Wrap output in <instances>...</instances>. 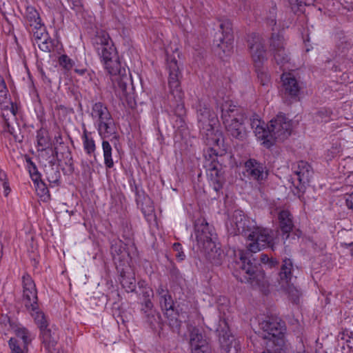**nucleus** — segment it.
<instances>
[{"label": "nucleus", "instance_id": "f257e3e1", "mask_svg": "<svg viewBox=\"0 0 353 353\" xmlns=\"http://www.w3.org/2000/svg\"><path fill=\"white\" fill-rule=\"evenodd\" d=\"M90 114L99 135L102 139L104 164L106 168H112L114 166L112 157V148L106 139H110L112 142L117 139L116 125L107 107L101 102L93 104Z\"/></svg>", "mask_w": 353, "mask_h": 353}, {"label": "nucleus", "instance_id": "f03ea898", "mask_svg": "<svg viewBox=\"0 0 353 353\" xmlns=\"http://www.w3.org/2000/svg\"><path fill=\"white\" fill-rule=\"evenodd\" d=\"M197 117L201 133L206 144L215 152V148H221L223 144L222 133L217 129L216 114L210 110L207 103L200 102L197 108Z\"/></svg>", "mask_w": 353, "mask_h": 353}, {"label": "nucleus", "instance_id": "7ed1b4c3", "mask_svg": "<svg viewBox=\"0 0 353 353\" xmlns=\"http://www.w3.org/2000/svg\"><path fill=\"white\" fill-rule=\"evenodd\" d=\"M93 45L107 72L113 76L121 74V67L117 50L108 32L98 31Z\"/></svg>", "mask_w": 353, "mask_h": 353}, {"label": "nucleus", "instance_id": "20e7f679", "mask_svg": "<svg viewBox=\"0 0 353 353\" xmlns=\"http://www.w3.org/2000/svg\"><path fill=\"white\" fill-rule=\"evenodd\" d=\"M195 232L199 249L207 255L212 263L220 264L223 252L217 246L216 234L212 232V229L204 219L196 222Z\"/></svg>", "mask_w": 353, "mask_h": 353}, {"label": "nucleus", "instance_id": "39448f33", "mask_svg": "<svg viewBox=\"0 0 353 353\" xmlns=\"http://www.w3.org/2000/svg\"><path fill=\"white\" fill-rule=\"evenodd\" d=\"M10 330L16 336L15 338H10L9 340V345L12 352L24 353L34 336L21 324L11 321L7 315H2L0 317V331L6 334Z\"/></svg>", "mask_w": 353, "mask_h": 353}, {"label": "nucleus", "instance_id": "423d86ee", "mask_svg": "<svg viewBox=\"0 0 353 353\" xmlns=\"http://www.w3.org/2000/svg\"><path fill=\"white\" fill-rule=\"evenodd\" d=\"M221 111V117L228 132L236 139H244L246 135V117L244 113L228 101L222 105Z\"/></svg>", "mask_w": 353, "mask_h": 353}, {"label": "nucleus", "instance_id": "0eeeda50", "mask_svg": "<svg viewBox=\"0 0 353 353\" xmlns=\"http://www.w3.org/2000/svg\"><path fill=\"white\" fill-rule=\"evenodd\" d=\"M245 236L247 237L248 241H250L247 246L251 252H257L267 247L273 248L275 244L274 232L267 228L261 227L254 228L250 231L248 230Z\"/></svg>", "mask_w": 353, "mask_h": 353}, {"label": "nucleus", "instance_id": "6e6552de", "mask_svg": "<svg viewBox=\"0 0 353 353\" xmlns=\"http://www.w3.org/2000/svg\"><path fill=\"white\" fill-rule=\"evenodd\" d=\"M239 263H241V270L244 276V280L250 282L252 285L265 286V281L264 273L259 270L258 268L252 263L250 259L252 255L248 253H245L243 251H239Z\"/></svg>", "mask_w": 353, "mask_h": 353}, {"label": "nucleus", "instance_id": "1a4fd4ad", "mask_svg": "<svg viewBox=\"0 0 353 353\" xmlns=\"http://www.w3.org/2000/svg\"><path fill=\"white\" fill-rule=\"evenodd\" d=\"M291 131V121L283 114L277 115L268 125V134L269 139L272 141V145L274 140L283 141L288 138Z\"/></svg>", "mask_w": 353, "mask_h": 353}, {"label": "nucleus", "instance_id": "9d476101", "mask_svg": "<svg viewBox=\"0 0 353 353\" xmlns=\"http://www.w3.org/2000/svg\"><path fill=\"white\" fill-rule=\"evenodd\" d=\"M270 51L282 70L290 68V59L284 48V39L280 34L272 33L270 40Z\"/></svg>", "mask_w": 353, "mask_h": 353}, {"label": "nucleus", "instance_id": "9b49d317", "mask_svg": "<svg viewBox=\"0 0 353 353\" xmlns=\"http://www.w3.org/2000/svg\"><path fill=\"white\" fill-rule=\"evenodd\" d=\"M168 70L169 72L168 85L170 93L176 101H181L183 98L179 78L181 72L179 66L175 57H168L167 59Z\"/></svg>", "mask_w": 353, "mask_h": 353}, {"label": "nucleus", "instance_id": "f8f14e48", "mask_svg": "<svg viewBox=\"0 0 353 353\" xmlns=\"http://www.w3.org/2000/svg\"><path fill=\"white\" fill-rule=\"evenodd\" d=\"M292 268L293 265L290 259L283 260L280 272V285L282 289L286 291L295 301L299 296V292L292 282Z\"/></svg>", "mask_w": 353, "mask_h": 353}, {"label": "nucleus", "instance_id": "ddd939ff", "mask_svg": "<svg viewBox=\"0 0 353 353\" xmlns=\"http://www.w3.org/2000/svg\"><path fill=\"white\" fill-rule=\"evenodd\" d=\"M261 329L265 333L263 335L265 339L269 340H276L278 343H283V325L276 320L273 319H267L259 323Z\"/></svg>", "mask_w": 353, "mask_h": 353}, {"label": "nucleus", "instance_id": "4468645a", "mask_svg": "<svg viewBox=\"0 0 353 353\" xmlns=\"http://www.w3.org/2000/svg\"><path fill=\"white\" fill-rule=\"evenodd\" d=\"M220 323L221 324L216 331L219 332L221 346L226 353H239L240 350L239 343L234 339V336L230 335L227 323L225 320L221 321Z\"/></svg>", "mask_w": 353, "mask_h": 353}, {"label": "nucleus", "instance_id": "2eb2a0df", "mask_svg": "<svg viewBox=\"0 0 353 353\" xmlns=\"http://www.w3.org/2000/svg\"><path fill=\"white\" fill-rule=\"evenodd\" d=\"M23 283V301L26 309L32 308L33 310L38 305L37 291L35 284L28 274H25L22 277Z\"/></svg>", "mask_w": 353, "mask_h": 353}, {"label": "nucleus", "instance_id": "dca6fc26", "mask_svg": "<svg viewBox=\"0 0 353 353\" xmlns=\"http://www.w3.org/2000/svg\"><path fill=\"white\" fill-rule=\"evenodd\" d=\"M294 176L292 183L299 191H303L305 184L308 183L311 176V166L305 161H299L294 167Z\"/></svg>", "mask_w": 353, "mask_h": 353}, {"label": "nucleus", "instance_id": "f3484780", "mask_svg": "<svg viewBox=\"0 0 353 353\" xmlns=\"http://www.w3.org/2000/svg\"><path fill=\"white\" fill-rule=\"evenodd\" d=\"M245 170L250 179L260 183L265 180L268 174L265 165L254 159H250L245 163Z\"/></svg>", "mask_w": 353, "mask_h": 353}, {"label": "nucleus", "instance_id": "a211bd4d", "mask_svg": "<svg viewBox=\"0 0 353 353\" xmlns=\"http://www.w3.org/2000/svg\"><path fill=\"white\" fill-rule=\"evenodd\" d=\"M190 345L192 353H212L211 347L206 339L196 328L190 332Z\"/></svg>", "mask_w": 353, "mask_h": 353}, {"label": "nucleus", "instance_id": "6ab92c4d", "mask_svg": "<svg viewBox=\"0 0 353 353\" xmlns=\"http://www.w3.org/2000/svg\"><path fill=\"white\" fill-rule=\"evenodd\" d=\"M250 50L256 68L261 67V64L266 59L265 50L262 40L259 37L254 36L249 40Z\"/></svg>", "mask_w": 353, "mask_h": 353}, {"label": "nucleus", "instance_id": "aec40b11", "mask_svg": "<svg viewBox=\"0 0 353 353\" xmlns=\"http://www.w3.org/2000/svg\"><path fill=\"white\" fill-rule=\"evenodd\" d=\"M281 80L285 95L291 98L298 97L301 86L294 74L284 72L281 76Z\"/></svg>", "mask_w": 353, "mask_h": 353}, {"label": "nucleus", "instance_id": "412c9836", "mask_svg": "<svg viewBox=\"0 0 353 353\" xmlns=\"http://www.w3.org/2000/svg\"><path fill=\"white\" fill-rule=\"evenodd\" d=\"M206 167L208 168V175L211 185L216 192H218L222 188L224 181L223 173L221 170V165L213 159L211 163L206 165Z\"/></svg>", "mask_w": 353, "mask_h": 353}, {"label": "nucleus", "instance_id": "4be33fe9", "mask_svg": "<svg viewBox=\"0 0 353 353\" xmlns=\"http://www.w3.org/2000/svg\"><path fill=\"white\" fill-rule=\"evenodd\" d=\"M42 342L48 353H61L57 346L58 336L55 332L45 328L41 330Z\"/></svg>", "mask_w": 353, "mask_h": 353}, {"label": "nucleus", "instance_id": "5701e85b", "mask_svg": "<svg viewBox=\"0 0 353 353\" xmlns=\"http://www.w3.org/2000/svg\"><path fill=\"white\" fill-rule=\"evenodd\" d=\"M250 125L254 130L256 137L263 141L262 144L269 148L272 145V141L269 139L268 129L264 128V123L261 121L257 115H254L250 119Z\"/></svg>", "mask_w": 353, "mask_h": 353}, {"label": "nucleus", "instance_id": "b1692460", "mask_svg": "<svg viewBox=\"0 0 353 353\" xmlns=\"http://www.w3.org/2000/svg\"><path fill=\"white\" fill-rule=\"evenodd\" d=\"M246 222L247 220L243 213L241 210H236L232 216V219L231 221V225H235L236 228L234 229V231L231 233L236 235L241 233H247L248 230H246Z\"/></svg>", "mask_w": 353, "mask_h": 353}, {"label": "nucleus", "instance_id": "393cba45", "mask_svg": "<svg viewBox=\"0 0 353 353\" xmlns=\"http://www.w3.org/2000/svg\"><path fill=\"white\" fill-rule=\"evenodd\" d=\"M216 53L221 56L223 54H229L232 49V36H225V37H219L218 40L214 41Z\"/></svg>", "mask_w": 353, "mask_h": 353}, {"label": "nucleus", "instance_id": "a878e982", "mask_svg": "<svg viewBox=\"0 0 353 353\" xmlns=\"http://www.w3.org/2000/svg\"><path fill=\"white\" fill-rule=\"evenodd\" d=\"M111 252L115 263L119 262L123 265L128 262L129 254L121 242L112 245Z\"/></svg>", "mask_w": 353, "mask_h": 353}, {"label": "nucleus", "instance_id": "bb28decb", "mask_svg": "<svg viewBox=\"0 0 353 353\" xmlns=\"http://www.w3.org/2000/svg\"><path fill=\"white\" fill-rule=\"evenodd\" d=\"M279 220L281 230L286 234L290 232L293 228L292 216L287 210H282L279 213Z\"/></svg>", "mask_w": 353, "mask_h": 353}, {"label": "nucleus", "instance_id": "cd10ccee", "mask_svg": "<svg viewBox=\"0 0 353 353\" xmlns=\"http://www.w3.org/2000/svg\"><path fill=\"white\" fill-rule=\"evenodd\" d=\"M81 139L85 152L90 156L94 155L97 148L95 141L91 136V132H88L85 128H84Z\"/></svg>", "mask_w": 353, "mask_h": 353}, {"label": "nucleus", "instance_id": "c85d7f7f", "mask_svg": "<svg viewBox=\"0 0 353 353\" xmlns=\"http://www.w3.org/2000/svg\"><path fill=\"white\" fill-rule=\"evenodd\" d=\"M39 176L37 174L32 176L35 185L36 192L41 201L47 202L50 199L49 191L46 184L43 181H39Z\"/></svg>", "mask_w": 353, "mask_h": 353}, {"label": "nucleus", "instance_id": "c756f323", "mask_svg": "<svg viewBox=\"0 0 353 353\" xmlns=\"http://www.w3.org/2000/svg\"><path fill=\"white\" fill-rule=\"evenodd\" d=\"M27 310H28L30 315L34 319L35 323L39 327L40 331L43 330L45 328H47V327H48L47 319H46L45 314H43V312L39 310L38 305H37V307H35V308L34 310L32 308H29Z\"/></svg>", "mask_w": 353, "mask_h": 353}, {"label": "nucleus", "instance_id": "7c9ffc66", "mask_svg": "<svg viewBox=\"0 0 353 353\" xmlns=\"http://www.w3.org/2000/svg\"><path fill=\"white\" fill-rule=\"evenodd\" d=\"M25 17L26 23L30 28L42 24L38 12L33 7H27Z\"/></svg>", "mask_w": 353, "mask_h": 353}, {"label": "nucleus", "instance_id": "2f4dec72", "mask_svg": "<svg viewBox=\"0 0 353 353\" xmlns=\"http://www.w3.org/2000/svg\"><path fill=\"white\" fill-rule=\"evenodd\" d=\"M32 42L34 46H37L43 52H49L53 49L52 41L50 39L48 34H44V36L33 40Z\"/></svg>", "mask_w": 353, "mask_h": 353}, {"label": "nucleus", "instance_id": "473e14b6", "mask_svg": "<svg viewBox=\"0 0 353 353\" xmlns=\"http://www.w3.org/2000/svg\"><path fill=\"white\" fill-rule=\"evenodd\" d=\"M18 110L17 106L12 102H8L7 105L2 107V115L9 125L10 120H14Z\"/></svg>", "mask_w": 353, "mask_h": 353}, {"label": "nucleus", "instance_id": "72a5a7b5", "mask_svg": "<svg viewBox=\"0 0 353 353\" xmlns=\"http://www.w3.org/2000/svg\"><path fill=\"white\" fill-rule=\"evenodd\" d=\"M37 141L38 150L43 151L50 145V139L46 131L40 130L37 132Z\"/></svg>", "mask_w": 353, "mask_h": 353}, {"label": "nucleus", "instance_id": "f704fd0d", "mask_svg": "<svg viewBox=\"0 0 353 353\" xmlns=\"http://www.w3.org/2000/svg\"><path fill=\"white\" fill-rule=\"evenodd\" d=\"M316 0H288L289 5L292 10L296 13L301 12L302 8L305 6H310L314 3Z\"/></svg>", "mask_w": 353, "mask_h": 353}, {"label": "nucleus", "instance_id": "c9c22d12", "mask_svg": "<svg viewBox=\"0 0 353 353\" xmlns=\"http://www.w3.org/2000/svg\"><path fill=\"white\" fill-rule=\"evenodd\" d=\"M332 112L327 109H321L314 115V120L318 123H327L332 119Z\"/></svg>", "mask_w": 353, "mask_h": 353}, {"label": "nucleus", "instance_id": "e433bc0d", "mask_svg": "<svg viewBox=\"0 0 353 353\" xmlns=\"http://www.w3.org/2000/svg\"><path fill=\"white\" fill-rule=\"evenodd\" d=\"M161 307L166 311L168 315L170 312L173 310V301L171 296L168 294H163L160 301Z\"/></svg>", "mask_w": 353, "mask_h": 353}, {"label": "nucleus", "instance_id": "4c0bfd02", "mask_svg": "<svg viewBox=\"0 0 353 353\" xmlns=\"http://www.w3.org/2000/svg\"><path fill=\"white\" fill-rule=\"evenodd\" d=\"M258 79L260 81V83L263 86L269 87L270 84V77L269 74L263 69H261L260 67L256 70Z\"/></svg>", "mask_w": 353, "mask_h": 353}, {"label": "nucleus", "instance_id": "58836bf2", "mask_svg": "<svg viewBox=\"0 0 353 353\" xmlns=\"http://www.w3.org/2000/svg\"><path fill=\"white\" fill-rule=\"evenodd\" d=\"M30 31L32 33V41L42 37L44 34H48L43 24L31 28Z\"/></svg>", "mask_w": 353, "mask_h": 353}, {"label": "nucleus", "instance_id": "ea45409f", "mask_svg": "<svg viewBox=\"0 0 353 353\" xmlns=\"http://www.w3.org/2000/svg\"><path fill=\"white\" fill-rule=\"evenodd\" d=\"M219 28L221 30V37H225V36L231 35L232 25L230 21L224 20L221 21L219 24Z\"/></svg>", "mask_w": 353, "mask_h": 353}, {"label": "nucleus", "instance_id": "a19ab883", "mask_svg": "<svg viewBox=\"0 0 353 353\" xmlns=\"http://www.w3.org/2000/svg\"><path fill=\"white\" fill-rule=\"evenodd\" d=\"M8 89L3 78L0 75V103H6Z\"/></svg>", "mask_w": 353, "mask_h": 353}, {"label": "nucleus", "instance_id": "79ce46f5", "mask_svg": "<svg viewBox=\"0 0 353 353\" xmlns=\"http://www.w3.org/2000/svg\"><path fill=\"white\" fill-rule=\"evenodd\" d=\"M46 174H47V179L50 183H53V184L58 183V182L59 181V178H60L59 172H58L57 170H55L54 168H52L51 169H50V170H48Z\"/></svg>", "mask_w": 353, "mask_h": 353}, {"label": "nucleus", "instance_id": "37998d69", "mask_svg": "<svg viewBox=\"0 0 353 353\" xmlns=\"http://www.w3.org/2000/svg\"><path fill=\"white\" fill-rule=\"evenodd\" d=\"M59 63L61 66L66 70H70L73 66V61L67 55H61L59 59Z\"/></svg>", "mask_w": 353, "mask_h": 353}, {"label": "nucleus", "instance_id": "c03bdc74", "mask_svg": "<svg viewBox=\"0 0 353 353\" xmlns=\"http://www.w3.org/2000/svg\"><path fill=\"white\" fill-rule=\"evenodd\" d=\"M270 16L267 18V23L270 26H276V7H272L270 12H269Z\"/></svg>", "mask_w": 353, "mask_h": 353}, {"label": "nucleus", "instance_id": "a18cd8bd", "mask_svg": "<svg viewBox=\"0 0 353 353\" xmlns=\"http://www.w3.org/2000/svg\"><path fill=\"white\" fill-rule=\"evenodd\" d=\"M261 261L263 263L268 265L270 268L275 266L277 264V261L271 258L270 259L267 255L262 254Z\"/></svg>", "mask_w": 353, "mask_h": 353}, {"label": "nucleus", "instance_id": "49530a36", "mask_svg": "<svg viewBox=\"0 0 353 353\" xmlns=\"http://www.w3.org/2000/svg\"><path fill=\"white\" fill-rule=\"evenodd\" d=\"M69 6L71 8L79 10L81 7V2L80 0H68Z\"/></svg>", "mask_w": 353, "mask_h": 353}, {"label": "nucleus", "instance_id": "de8ad7c7", "mask_svg": "<svg viewBox=\"0 0 353 353\" xmlns=\"http://www.w3.org/2000/svg\"><path fill=\"white\" fill-rule=\"evenodd\" d=\"M345 203L349 209L353 210V192L345 196Z\"/></svg>", "mask_w": 353, "mask_h": 353}, {"label": "nucleus", "instance_id": "09e8293b", "mask_svg": "<svg viewBox=\"0 0 353 353\" xmlns=\"http://www.w3.org/2000/svg\"><path fill=\"white\" fill-rule=\"evenodd\" d=\"M153 210H154V208L152 205H148L146 208H143V207L142 208V211H143V214H145V215L146 214L149 215L150 214H151L153 212Z\"/></svg>", "mask_w": 353, "mask_h": 353}, {"label": "nucleus", "instance_id": "8fccbe9b", "mask_svg": "<svg viewBox=\"0 0 353 353\" xmlns=\"http://www.w3.org/2000/svg\"><path fill=\"white\" fill-rule=\"evenodd\" d=\"M342 246L348 249L351 253V254L353 256V242L350 243H342Z\"/></svg>", "mask_w": 353, "mask_h": 353}, {"label": "nucleus", "instance_id": "3c124183", "mask_svg": "<svg viewBox=\"0 0 353 353\" xmlns=\"http://www.w3.org/2000/svg\"><path fill=\"white\" fill-rule=\"evenodd\" d=\"M158 294L161 296V298L162 297V295L163 294H167L165 290L163 288L162 286H160L157 290Z\"/></svg>", "mask_w": 353, "mask_h": 353}, {"label": "nucleus", "instance_id": "603ef678", "mask_svg": "<svg viewBox=\"0 0 353 353\" xmlns=\"http://www.w3.org/2000/svg\"><path fill=\"white\" fill-rule=\"evenodd\" d=\"M176 257L180 260L182 261L184 259L185 254L182 252H178L176 254Z\"/></svg>", "mask_w": 353, "mask_h": 353}, {"label": "nucleus", "instance_id": "864d4df0", "mask_svg": "<svg viewBox=\"0 0 353 353\" xmlns=\"http://www.w3.org/2000/svg\"><path fill=\"white\" fill-rule=\"evenodd\" d=\"M3 187L5 189V190H4L5 194H6V196H7L8 194V193L10 192V190L9 187L7 185L6 183H3Z\"/></svg>", "mask_w": 353, "mask_h": 353}, {"label": "nucleus", "instance_id": "5fc2aeb1", "mask_svg": "<svg viewBox=\"0 0 353 353\" xmlns=\"http://www.w3.org/2000/svg\"><path fill=\"white\" fill-rule=\"evenodd\" d=\"M173 246H174V249L176 251L180 252V250L181 249V246L179 243H174Z\"/></svg>", "mask_w": 353, "mask_h": 353}, {"label": "nucleus", "instance_id": "6e6d98bb", "mask_svg": "<svg viewBox=\"0 0 353 353\" xmlns=\"http://www.w3.org/2000/svg\"><path fill=\"white\" fill-rule=\"evenodd\" d=\"M6 178V174L3 171H0V180L3 181Z\"/></svg>", "mask_w": 353, "mask_h": 353}, {"label": "nucleus", "instance_id": "4d7b16f0", "mask_svg": "<svg viewBox=\"0 0 353 353\" xmlns=\"http://www.w3.org/2000/svg\"><path fill=\"white\" fill-rule=\"evenodd\" d=\"M145 304L148 307H150L152 305V303L150 301H147Z\"/></svg>", "mask_w": 353, "mask_h": 353}, {"label": "nucleus", "instance_id": "13d9d810", "mask_svg": "<svg viewBox=\"0 0 353 353\" xmlns=\"http://www.w3.org/2000/svg\"><path fill=\"white\" fill-rule=\"evenodd\" d=\"M76 72L80 73L81 74H83L84 70H76Z\"/></svg>", "mask_w": 353, "mask_h": 353}, {"label": "nucleus", "instance_id": "bf43d9fd", "mask_svg": "<svg viewBox=\"0 0 353 353\" xmlns=\"http://www.w3.org/2000/svg\"><path fill=\"white\" fill-rule=\"evenodd\" d=\"M263 353H271V352H268H268H265V351H264V352H263Z\"/></svg>", "mask_w": 353, "mask_h": 353}]
</instances>
